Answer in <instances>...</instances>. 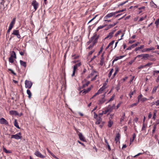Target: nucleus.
Segmentation results:
<instances>
[{
	"instance_id": "obj_20",
	"label": "nucleus",
	"mask_w": 159,
	"mask_h": 159,
	"mask_svg": "<svg viewBox=\"0 0 159 159\" xmlns=\"http://www.w3.org/2000/svg\"><path fill=\"white\" fill-rule=\"evenodd\" d=\"M14 125L18 129H20V127H19V125H18V123L17 121V120L16 119L15 120L14 122Z\"/></svg>"
},
{
	"instance_id": "obj_39",
	"label": "nucleus",
	"mask_w": 159,
	"mask_h": 159,
	"mask_svg": "<svg viewBox=\"0 0 159 159\" xmlns=\"http://www.w3.org/2000/svg\"><path fill=\"white\" fill-rule=\"evenodd\" d=\"M104 90L102 88H100L99 90L98 91V92L99 93L101 94L102 93V92Z\"/></svg>"
},
{
	"instance_id": "obj_43",
	"label": "nucleus",
	"mask_w": 159,
	"mask_h": 159,
	"mask_svg": "<svg viewBox=\"0 0 159 159\" xmlns=\"http://www.w3.org/2000/svg\"><path fill=\"white\" fill-rule=\"evenodd\" d=\"M121 32V30L118 31L115 34V36L117 37Z\"/></svg>"
},
{
	"instance_id": "obj_40",
	"label": "nucleus",
	"mask_w": 159,
	"mask_h": 159,
	"mask_svg": "<svg viewBox=\"0 0 159 159\" xmlns=\"http://www.w3.org/2000/svg\"><path fill=\"white\" fill-rule=\"evenodd\" d=\"M151 3H152L153 4V5H152V7H153L154 8H156L157 7V5L154 3V2L153 1H152L151 2Z\"/></svg>"
},
{
	"instance_id": "obj_14",
	"label": "nucleus",
	"mask_w": 159,
	"mask_h": 159,
	"mask_svg": "<svg viewBox=\"0 0 159 159\" xmlns=\"http://www.w3.org/2000/svg\"><path fill=\"white\" fill-rule=\"evenodd\" d=\"M118 23V22L116 21V22L114 23L113 24H110L108 26L107 28L105 29V30H108L109 29H110V28H111L114 27L115 25H116Z\"/></svg>"
},
{
	"instance_id": "obj_57",
	"label": "nucleus",
	"mask_w": 159,
	"mask_h": 159,
	"mask_svg": "<svg viewBox=\"0 0 159 159\" xmlns=\"http://www.w3.org/2000/svg\"><path fill=\"white\" fill-rule=\"evenodd\" d=\"M97 76V75H95L94 76V77L91 79V80L92 81L95 80Z\"/></svg>"
},
{
	"instance_id": "obj_48",
	"label": "nucleus",
	"mask_w": 159,
	"mask_h": 159,
	"mask_svg": "<svg viewBox=\"0 0 159 159\" xmlns=\"http://www.w3.org/2000/svg\"><path fill=\"white\" fill-rule=\"evenodd\" d=\"M94 45H93V44H90L88 48V49H91L93 47V46Z\"/></svg>"
},
{
	"instance_id": "obj_44",
	"label": "nucleus",
	"mask_w": 159,
	"mask_h": 159,
	"mask_svg": "<svg viewBox=\"0 0 159 159\" xmlns=\"http://www.w3.org/2000/svg\"><path fill=\"white\" fill-rule=\"evenodd\" d=\"M159 24V18L156 20L155 22V24L156 26H157Z\"/></svg>"
},
{
	"instance_id": "obj_31",
	"label": "nucleus",
	"mask_w": 159,
	"mask_h": 159,
	"mask_svg": "<svg viewBox=\"0 0 159 159\" xmlns=\"http://www.w3.org/2000/svg\"><path fill=\"white\" fill-rule=\"evenodd\" d=\"M15 21H16V18H15L13 19V20H12L11 21V22L10 23V24L14 26V25L15 24Z\"/></svg>"
},
{
	"instance_id": "obj_6",
	"label": "nucleus",
	"mask_w": 159,
	"mask_h": 159,
	"mask_svg": "<svg viewBox=\"0 0 159 159\" xmlns=\"http://www.w3.org/2000/svg\"><path fill=\"white\" fill-rule=\"evenodd\" d=\"M82 83L83 84L82 88H83L87 86L89 84L90 82L89 81H87L86 80L84 79L82 81Z\"/></svg>"
},
{
	"instance_id": "obj_15",
	"label": "nucleus",
	"mask_w": 159,
	"mask_h": 159,
	"mask_svg": "<svg viewBox=\"0 0 159 159\" xmlns=\"http://www.w3.org/2000/svg\"><path fill=\"white\" fill-rule=\"evenodd\" d=\"M91 89V87L88 88L87 89H84L83 90L81 91L80 93L82 92V93L85 94L86 93L89 92Z\"/></svg>"
},
{
	"instance_id": "obj_30",
	"label": "nucleus",
	"mask_w": 159,
	"mask_h": 159,
	"mask_svg": "<svg viewBox=\"0 0 159 159\" xmlns=\"http://www.w3.org/2000/svg\"><path fill=\"white\" fill-rule=\"evenodd\" d=\"M107 25H100L98 26L96 30L97 31H98L100 29H102L104 27L106 26Z\"/></svg>"
},
{
	"instance_id": "obj_63",
	"label": "nucleus",
	"mask_w": 159,
	"mask_h": 159,
	"mask_svg": "<svg viewBox=\"0 0 159 159\" xmlns=\"http://www.w3.org/2000/svg\"><path fill=\"white\" fill-rule=\"evenodd\" d=\"M156 105L157 106L158 105H159V100H157L156 102Z\"/></svg>"
},
{
	"instance_id": "obj_59",
	"label": "nucleus",
	"mask_w": 159,
	"mask_h": 159,
	"mask_svg": "<svg viewBox=\"0 0 159 159\" xmlns=\"http://www.w3.org/2000/svg\"><path fill=\"white\" fill-rule=\"evenodd\" d=\"M152 115L151 113H149L148 115V118L149 119H150L152 117Z\"/></svg>"
},
{
	"instance_id": "obj_55",
	"label": "nucleus",
	"mask_w": 159,
	"mask_h": 159,
	"mask_svg": "<svg viewBox=\"0 0 159 159\" xmlns=\"http://www.w3.org/2000/svg\"><path fill=\"white\" fill-rule=\"evenodd\" d=\"M106 83L104 84L102 86L101 88H102L104 90L106 88Z\"/></svg>"
},
{
	"instance_id": "obj_7",
	"label": "nucleus",
	"mask_w": 159,
	"mask_h": 159,
	"mask_svg": "<svg viewBox=\"0 0 159 159\" xmlns=\"http://www.w3.org/2000/svg\"><path fill=\"white\" fill-rule=\"evenodd\" d=\"M115 15V14L114 12H112L109 13L107 14L106 16H105L104 19H107L109 18L112 17V16Z\"/></svg>"
},
{
	"instance_id": "obj_9",
	"label": "nucleus",
	"mask_w": 159,
	"mask_h": 159,
	"mask_svg": "<svg viewBox=\"0 0 159 159\" xmlns=\"http://www.w3.org/2000/svg\"><path fill=\"white\" fill-rule=\"evenodd\" d=\"M120 135L119 133H117L116 135V138H115V141H116V143H120Z\"/></svg>"
},
{
	"instance_id": "obj_11",
	"label": "nucleus",
	"mask_w": 159,
	"mask_h": 159,
	"mask_svg": "<svg viewBox=\"0 0 159 159\" xmlns=\"http://www.w3.org/2000/svg\"><path fill=\"white\" fill-rule=\"evenodd\" d=\"M155 50V48L153 47H151L150 48H147L145 49H143L142 50L143 52H149L152 50Z\"/></svg>"
},
{
	"instance_id": "obj_10",
	"label": "nucleus",
	"mask_w": 159,
	"mask_h": 159,
	"mask_svg": "<svg viewBox=\"0 0 159 159\" xmlns=\"http://www.w3.org/2000/svg\"><path fill=\"white\" fill-rule=\"evenodd\" d=\"M78 136L80 140L84 142L86 141L84 137L81 133H79Z\"/></svg>"
},
{
	"instance_id": "obj_51",
	"label": "nucleus",
	"mask_w": 159,
	"mask_h": 159,
	"mask_svg": "<svg viewBox=\"0 0 159 159\" xmlns=\"http://www.w3.org/2000/svg\"><path fill=\"white\" fill-rule=\"evenodd\" d=\"M96 37V35H93V37H92L91 38V39L90 40V41H93L95 38Z\"/></svg>"
},
{
	"instance_id": "obj_26",
	"label": "nucleus",
	"mask_w": 159,
	"mask_h": 159,
	"mask_svg": "<svg viewBox=\"0 0 159 159\" xmlns=\"http://www.w3.org/2000/svg\"><path fill=\"white\" fill-rule=\"evenodd\" d=\"M27 93L28 95V97L29 98H31V97L32 95L30 91V90L28 89L27 90Z\"/></svg>"
},
{
	"instance_id": "obj_50",
	"label": "nucleus",
	"mask_w": 159,
	"mask_h": 159,
	"mask_svg": "<svg viewBox=\"0 0 159 159\" xmlns=\"http://www.w3.org/2000/svg\"><path fill=\"white\" fill-rule=\"evenodd\" d=\"M152 63L149 62V63H148L147 64H146L145 65H144V66L145 67L146 66H151L152 65Z\"/></svg>"
},
{
	"instance_id": "obj_38",
	"label": "nucleus",
	"mask_w": 159,
	"mask_h": 159,
	"mask_svg": "<svg viewBox=\"0 0 159 159\" xmlns=\"http://www.w3.org/2000/svg\"><path fill=\"white\" fill-rule=\"evenodd\" d=\"M156 116V111H154L153 112V116L152 117V118L154 120H155Z\"/></svg>"
},
{
	"instance_id": "obj_8",
	"label": "nucleus",
	"mask_w": 159,
	"mask_h": 159,
	"mask_svg": "<svg viewBox=\"0 0 159 159\" xmlns=\"http://www.w3.org/2000/svg\"><path fill=\"white\" fill-rule=\"evenodd\" d=\"M0 123L1 124H5L6 125L8 124V123L7 121L3 118L0 119Z\"/></svg>"
},
{
	"instance_id": "obj_61",
	"label": "nucleus",
	"mask_w": 159,
	"mask_h": 159,
	"mask_svg": "<svg viewBox=\"0 0 159 159\" xmlns=\"http://www.w3.org/2000/svg\"><path fill=\"white\" fill-rule=\"evenodd\" d=\"M138 118L137 117H136L134 120V122L137 123L138 120Z\"/></svg>"
},
{
	"instance_id": "obj_52",
	"label": "nucleus",
	"mask_w": 159,
	"mask_h": 159,
	"mask_svg": "<svg viewBox=\"0 0 159 159\" xmlns=\"http://www.w3.org/2000/svg\"><path fill=\"white\" fill-rule=\"evenodd\" d=\"M75 70H75L73 69V73H72V74L71 75L72 77H73L75 75Z\"/></svg>"
},
{
	"instance_id": "obj_27",
	"label": "nucleus",
	"mask_w": 159,
	"mask_h": 159,
	"mask_svg": "<svg viewBox=\"0 0 159 159\" xmlns=\"http://www.w3.org/2000/svg\"><path fill=\"white\" fill-rule=\"evenodd\" d=\"M3 150L4 152L6 153H11V152L9 150H7L6 148L4 147H3Z\"/></svg>"
},
{
	"instance_id": "obj_34",
	"label": "nucleus",
	"mask_w": 159,
	"mask_h": 159,
	"mask_svg": "<svg viewBox=\"0 0 159 159\" xmlns=\"http://www.w3.org/2000/svg\"><path fill=\"white\" fill-rule=\"evenodd\" d=\"M104 58L103 56V54L102 55L101 57V60L100 61V63L101 65H102L104 62Z\"/></svg>"
},
{
	"instance_id": "obj_12",
	"label": "nucleus",
	"mask_w": 159,
	"mask_h": 159,
	"mask_svg": "<svg viewBox=\"0 0 159 159\" xmlns=\"http://www.w3.org/2000/svg\"><path fill=\"white\" fill-rule=\"evenodd\" d=\"M102 96L103 97V98L99 100V104H102L103 103L106 101V100L104 98L105 96V93L103 94Z\"/></svg>"
},
{
	"instance_id": "obj_5",
	"label": "nucleus",
	"mask_w": 159,
	"mask_h": 159,
	"mask_svg": "<svg viewBox=\"0 0 159 159\" xmlns=\"http://www.w3.org/2000/svg\"><path fill=\"white\" fill-rule=\"evenodd\" d=\"M34 154L38 157L43 158L45 157L43 155H42L41 153L40 152L38 151H36L34 153Z\"/></svg>"
},
{
	"instance_id": "obj_54",
	"label": "nucleus",
	"mask_w": 159,
	"mask_h": 159,
	"mask_svg": "<svg viewBox=\"0 0 159 159\" xmlns=\"http://www.w3.org/2000/svg\"><path fill=\"white\" fill-rule=\"evenodd\" d=\"M114 42H115L114 40L112 41L111 43H109V45H110L111 46L114 44Z\"/></svg>"
},
{
	"instance_id": "obj_47",
	"label": "nucleus",
	"mask_w": 159,
	"mask_h": 159,
	"mask_svg": "<svg viewBox=\"0 0 159 159\" xmlns=\"http://www.w3.org/2000/svg\"><path fill=\"white\" fill-rule=\"evenodd\" d=\"M157 88L158 87H154L153 88V89L152 90V93H154V92H155L156 91Z\"/></svg>"
},
{
	"instance_id": "obj_58",
	"label": "nucleus",
	"mask_w": 159,
	"mask_h": 159,
	"mask_svg": "<svg viewBox=\"0 0 159 159\" xmlns=\"http://www.w3.org/2000/svg\"><path fill=\"white\" fill-rule=\"evenodd\" d=\"M159 73V70H155L153 71V75H155V73L158 74Z\"/></svg>"
},
{
	"instance_id": "obj_56",
	"label": "nucleus",
	"mask_w": 159,
	"mask_h": 159,
	"mask_svg": "<svg viewBox=\"0 0 159 159\" xmlns=\"http://www.w3.org/2000/svg\"><path fill=\"white\" fill-rule=\"evenodd\" d=\"M145 67L144 66H144L141 65V66H139L138 67V69H141Z\"/></svg>"
},
{
	"instance_id": "obj_32",
	"label": "nucleus",
	"mask_w": 159,
	"mask_h": 159,
	"mask_svg": "<svg viewBox=\"0 0 159 159\" xmlns=\"http://www.w3.org/2000/svg\"><path fill=\"white\" fill-rule=\"evenodd\" d=\"M128 2V0H127L126 1L123 2L121 3H120L118 5V7H119L120 6H122L125 4L127 2Z\"/></svg>"
},
{
	"instance_id": "obj_37",
	"label": "nucleus",
	"mask_w": 159,
	"mask_h": 159,
	"mask_svg": "<svg viewBox=\"0 0 159 159\" xmlns=\"http://www.w3.org/2000/svg\"><path fill=\"white\" fill-rule=\"evenodd\" d=\"M156 128H157V126L156 125H154L153 126V129L152 130V133L153 134L155 132V131H156Z\"/></svg>"
},
{
	"instance_id": "obj_62",
	"label": "nucleus",
	"mask_w": 159,
	"mask_h": 159,
	"mask_svg": "<svg viewBox=\"0 0 159 159\" xmlns=\"http://www.w3.org/2000/svg\"><path fill=\"white\" fill-rule=\"evenodd\" d=\"M145 8V7L144 6H143L141 7H139L138 9L140 10H141L142 9H144Z\"/></svg>"
},
{
	"instance_id": "obj_17",
	"label": "nucleus",
	"mask_w": 159,
	"mask_h": 159,
	"mask_svg": "<svg viewBox=\"0 0 159 159\" xmlns=\"http://www.w3.org/2000/svg\"><path fill=\"white\" fill-rule=\"evenodd\" d=\"M81 64L80 62H79L76 64L74 66L73 69L76 70V69L81 65Z\"/></svg>"
},
{
	"instance_id": "obj_60",
	"label": "nucleus",
	"mask_w": 159,
	"mask_h": 159,
	"mask_svg": "<svg viewBox=\"0 0 159 159\" xmlns=\"http://www.w3.org/2000/svg\"><path fill=\"white\" fill-rule=\"evenodd\" d=\"M78 142L80 144H81V145H83L84 147H85V145H84V144L83 143H81V142H80V141L78 140Z\"/></svg>"
},
{
	"instance_id": "obj_46",
	"label": "nucleus",
	"mask_w": 159,
	"mask_h": 159,
	"mask_svg": "<svg viewBox=\"0 0 159 159\" xmlns=\"http://www.w3.org/2000/svg\"><path fill=\"white\" fill-rule=\"evenodd\" d=\"M98 16V15H96V16H95L93 17L92 19H91L89 22H88V24L89 23H90V22H91L93 20H94L96 18V17Z\"/></svg>"
},
{
	"instance_id": "obj_33",
	"label": "nucleus",
	"mask_w": 159,
	"mask_h": 159,
	"mask_svg": "<svg viewBox=\"0 0 159 159\" xmlns=\"http://www.w3.org/2000/svg\"><path fill=\"white\" fill-rule=\"evenodd\" d=\"M148 100V99L147 98H141V99L140 101H141V102H144Z\"/></svg>"
},
{
	"instance_id": "obj_16",
	"label": "nucleus",
	"mask_w": 159,
	"mask_h": 159,
	"mask_svg": "<svg viewBox=\"0 0 159 159\" xmlns=\"http://www.w3.org/2000/svg\"><path fill=\"white\" fill-rule=\"evenodd\" d=\"M109 106H108V108L107 109L102 111L103 113H104V114H106L108 112H111L112 111V109H109Z\"/></svg>"
},
{
	"instance_id": "obj_4",
	"label": "nucleus",
	"mask_w": 159,
	"mask_h": 159,
	"mask_svg": "<svg viewBox=\"0 0 159 159\" xmlns=\"http://www.w3.org/2000/svg\"><path fill=\"white\" fill-rule=\"evenodd\" d=\"M25 84L26 88L30 89L31 88L32 85V83L30 81L26 80L25 81Z\"/></svg>"
},
{
	"instance_id": "obj_24",
	"label": "nucleus",
	"mask_w": 159,
	"mask_h": 159,
	"mask_svg": "<svg viewBox=\"0 0 159 159\" xmlns=\"http://www.w3.org/2000/svg\"><path fill=\"white\" fill-rule=\"evenodd\" d=\"M102 119L100 117H99L97 119V121L96 122V124L97 125H99L101 122L102 121Z\"/></svg>"
},
{
	"instance_id": "obj_19",
	"label": "nucleus",
	"mask_w": 159,
	"mask_h": 159,
	"mask_svg": "<svg viewBox=\"0 0 159 159\" xmlns=\"http://www.w3.org/2000/svg\"><path fill=\"white\" fill-rule=\"evenodd\" d=\"M10 57L16 58V55L15 52L14 51H12L11 52V55Z\"/></svg>"
},
{
	"instance_id": "obj_1",
	"label": "nucleus",
	"mask_w": 159,
	"mask_h": 159,
	"mask_svg": "<svg viewBox=\"0 0 159 159\" xmlns=\"http://www.w3.org/2000/svg\"><path fill=\"white\" fill-rule=\"evenodd\" d=\"M13 35L16 36L17 38L18 39L20 38L21 36L18 30H13V32L11 36V37L10 39V40L13 37V36H12Z\"/></svg>"
},
{
	"instance_id": "obj_2",
	"label": "nucleus",
	"mask_w": 159,
	"mask_h": 159,
	"mask_svg": "<svg viewBox=\"0 0 159 159\" xmlns=\"http://www.w3.org/2000/svg\"><path fill=\"white\" fill-rule=\"evenodd\" d=\"M21 134L19 132L15 135H11V139H19L22 138Z\"/></svg>"
},
{
	"instance_id": "obj_29",
	"label": "nucleus",
	"mask_w": 159,
	"mask_h": 159,
	"mask_svg": "<svg viewBox=\"0 0 159 159\" xmlns=\"http://www.w3.org/2000/svg\"><path fill=\"white\" fill-rule=\"evenodd\" d=\"M113 123L112 121H111L110 120L108 122V126L109 127H111L112 126Z\"/></svg>"
},
{
	"instance_id": "obj_64",
	"label": "nucleus",
	"mask_w": 159,
	"mask_h": 159,
	"mask_svg": "<svg viewBox=\"0 0 159 159\" xmlns=\"http://www.w3.org/2000/svg\"><path fill=\"white\" fill-rule=\"evenodd\" d=\"M158 124H159V120H156V124L154 125L157 126Z\"/></svg>"
},
{
	"instance_id": "obj_22",
	"label": "nucleus",
	"mask_w": 159,
	"mask_h": 159,
	"mask_svg": "<svg viewBox=\"0 0 159 159\" xmlns=\"http://www.w3.org/2000/svg\"><path fill=\"white\" fill-rule=\"evenodd\" d=\"M143 96V95L142 94H140L138 97V101L136 102V103H137V104H138L139 102L140 101L141 99Z\"/></svg>"
},
{
	"instance_id": "obj_21",
	"label": "nucleus",
	"mask_w": 159,
	"mask_h": 159,
	"mask_svg": "<svg viewBox=\"0 0 159 159\" xmlns=\"http://www.w3.org/2000/svg\"><path fill=\"white\" fill-rule=\"evenodd\" d=\"M10 114L12 115H17V112L15 111H9Z\"/></svg>"
},
{
	"instance_id": "obj_36",
	"label": "nucleus",
	"mask_w": 159,
	"mask_h": 159,
	"mask_svg": "<svg viewBox=\"0 0 159 159\" xmlns=\"http://www.w3.org/2000/svg\"><path fill=\"white\" fill-rule=\"evenodd\" d=\"M9 61L10 63H13L14 62V59L13 58L10 57L9 59Z\"/></svg>"
},
{
	"instance_id": "obj_49",
	"label": "nucleus",
	"mask_w": 159,
	"mask_h": 159,
	"mask_svg": "<svg viewBox=\"0 0 159 159\" xmlns=\"http://www.w3.org/2000/svg\"><path fill=\"white\" fill-rule=\"evenodd\" d=\"M93 114H94L93 118L94 119H97L98 117L97 114L95 112H94Z\"/></svg>"
},
{
	"instance_id": "obj_35",
	"label": "nucleus",
	"mask_w": 159,
	"mask_h": 159,
	"mask_svg": "<svg viewBox=\"0 0 159 159\" xmlns=\"http://www.w3.org/2000/svg\"><path fill=\"white\" fill-rule=\"evenodd\" d=\"M135 92V90H134V91L130 92L129 95L130 98L132 97V95H133L134 93Z\"/></svg>"
},
{
	"instance_id": "obj_18",
	"label": "nucleus",
	"mask_w": 159,
	"mask_h": 159,
	"mask_svg": "<svg viewBox=\"0 0 159 159\" xmlns=\"http://www.w3.org/2000/svg\"><path fill=\"white\" fill-rule=\"evenodd\" d=\"M20 63L21 65L25 67L26 66V63L24 61H23L21 60H20Z\"/></svg>"
},
{
	"instance_id": "obj_3",
	"label": "nucleus",
	"mask_w": 159,
	"mask_h": 159,
	"mask_svg": "<svg viewBox=\"0 0 159 159\" xmlns=\"http://www.w3.org/2000/svg\"><path fill=\"white\" fill-rule=\"evenodd\" d=\"M31 5L33 6L35 11H36L39 7V3L35 0H33Z\"/></svg>"
},
{
	"instance_id": "obj_45",
	"label": "nucleus",
	"mask_w": 159,
	"mask_h": 159,
	"mask_svg": "<svg viewBox=\"0 0 159 159\" xmlns=\"http://www.w3.org/2000/svg\"><path fill=\"white\" fill-rule=\"evenodd\" d=\"M138 104L137 103H135L133 104H132L130 106V107H132L134 106H136Z\"/></svg>"
},
{
	"instance_id": "obj_41",
	"label": "nucleus",
	"mask_w": 159,
	"mask_h": 159,
	"mask_svg": "<svg viewBox=\"0 0 159 159\" xmlns=\"http://www.w3.org/2000/svg\"><path fill=\"white\" fill-rule=\"evenodd\" d=\"M98 38V37H96V38L95 39L93 40V45H94V44L96 43L97 42V39Z\"/></svg>"
},
{
	"instance_id": "obj_23",
	"label": "nucleus",
	"mask_w": 159,
	"mask_h": 159,
	"mask_svg": "<svg viewBox=\"0 0 159 159\" xmlns=\"http://www.w3.org/2000/svg\"><path fill=\"white\" fill-rule=\"evenodd\" d=\"M144 47V46L143 45H141L140 47H138L137 48H136L135 49H134V51H137L138 50H139L141 49H142Z\"/></svg>"
},
{
	"instance_id": "obj_25",
	"label": "nucleus",
	"mask_w": 159,
	"mask_h": 159,
	"mask_svg": "<svg viewBox=\"0 0 159 159\" xmlns=\"http://www.w3.org/2000/svg\"><path fill=\"white\" fill-rule=\"evenodd\" d=\"M150 57V55L148 54H142L143 59L148 58Z\"/></svg>"
},
{
	"instance_id": "obj_42",
	"label": "nucleus",
	"mask_w": 159,
	"mask_h": 159,
	"mask_svg": "<svg viewBox=\"0 0 159 159\" xmlns=\"http://www.w3.org/2000/svg\"><path fill=\"white\" fill-rule=\"evenodd\" d=\"M8 70L11 72L14 75H16V74L15 73L14 71L11 69H9Z\"/></svg>"
},
{
	"instance_id": "obj_28",
	"label": "nucleus",
	"mask_w": 159,
	"mask_h": 159,
	"mask_svg": "<svg viewBox=\"0 0 159 159\" xmlns=\"http://www.w3.org/2000/svg\"><path fill=\"white\" fill-rule=\"evenodd\" d=\"M96 73V71H93L91 74L88 76L87 77L88 79H89V78L91 77L93 75H94V74Z\"/></svg>"
},
{
	"instance_id": "obj_13",
	"label": "nucleus",
	"mask_w": 159,
	"mask_h": 159,
	"mask_svg": "<svg viewBox=\"0 0 159 159\" xmlns=\"http://www.w3.org/2000/svg\"><path fill=\"white\" fill-rule=\"evenodd\" d=\"M115 31L116 30H114L110 32L108 35L105 38V39H106L108 38H109L110 39L112 37Z\"/></svg>"
},
{
	"instance_id": "obj_53",
	"label": "nucleus",
	"mask_w": 159,
	"mask_h": 159,
	"mask_svg": "<svg viewBox=\"0 0 159 159\" xmlns=\"http://www.w3.org/2000/svg\"><path fill=\"white\" fill-rule=\"evenodd\" d=\"M114 99V96H112L111 98L110 99V100L108 101L106 103H107V102H110V101H111L112 100H113Z\"/></svg>"
}]
</instances>
